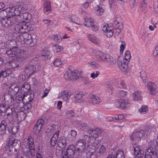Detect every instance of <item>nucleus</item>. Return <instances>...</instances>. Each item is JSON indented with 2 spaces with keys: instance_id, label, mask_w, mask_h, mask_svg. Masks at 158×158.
Listing matches in <instances>:
<instances>
[{
  "instance_id": "obj_53",
  "label": "nucleus",
  "mask_w": 158,
  "mask_h": 158,
  "mask_svg": "<svg viewBox=\"0 0 158 158\" xmlns=\"http://www.w3.org/2000/svg\"><path fill=\"white\" fill-rule=\"evenodd\" d=\"M100 73V72L98 71H96L95 72L93 73L90 74V77L93 79H95L98 76Z\"/></svg>"
},
{
  "instance_id": "obj_38",
  "label": "nucleus",
  "mask_w": 158,
  "mask_h": 158,
  "mask_svg": "<svg viewBox=\"0 0 158 158\" xmlns=\"http://www.w3.org/2000/svg\"><path fill=\"white\" fill-rule=\"evenodd\" d=\"M19 128L17 126H12L7 127L8 132L12 135H14L17 132Z\"/></svg>"
},
{
  "instance_id": "obj_47",
  "label": "nucleus",
  "mask_w": 158,
  "mask_h": 158,
  "mask_svg": "<svg viewBox=\"0 0 158 158\" xmlns=\"http://www.w3.org/2000/svg\"><path fill=\"white\" fill-rule=\"evenodd\" d=\"M146 73L143 71H142L140 72V76L143 80V82L146 83L148 81V79L146 78Z\"/></svg>"
},
{
  "instance_id": "obj_4",
  "label": "nucleus",
  "mask_w": 158,
  "mask_h": 158,
  "mask_svg": "<svg viewBox=\"0 0 158 158\" xmlns=\"http://www.w3.org/2000/svg\"><path fill=\"white\" fill-rule=\"evenodd\" d=\"M89 143L91 141L90 137L87 135H85L82 138L79 139L76 142V145L77 149V152H82L85 150L86 142Z\"/></svg>"
},
{
  "instance_id": "obj_8",
  "label": "nucleus",
  "mask_w": 158,
  "mask_h": 158,
  "mask_svg": "<svg viewBox=\"0 0 158 158\" xmlns=\"http://www.w3.org/2000/svg\"><path fill=\"white\" fill-rule=\"evenodd\" d=\"M157 148L153 147H149L145 152L144 158H155L156 156L158 158V151L156 152Z\"/></svg>"
},
{
  "instance_id": "obj_58",
  "label": "nucleus",
  "mask_w": 158,
  "mask_h": 158,
  "mask_svg": "<svg viewBox=\"0 0 158 158\" xmlns=\"http://www.w3.org/2000/svg\"><path fill=\"white\" fill-rule=\"evenodd\" d=\"M89 64L90 67L94 69L97 68L98 66V64L94 61L89 63Z\"/></svg>"
},
{
  "instance_id": "obj_57",
  "label": "nucleus",
  "mask_w": 158,
  "mask_h": 158,
  "mask_svg": "<svg viewBox=\"0 0 158 158\" xmlns=\"http://www.w3.org/2000/svg\"><path fill=\"white\" fill-rule=\"evenodd\" d=\"M153 129H154L151 126L146 127L144 133L148 134V132L150 133L152 132V131H153Z\"/></svg>"
},
{
  "instance_id": "obj_43",
  "label": "nucleus",
  "mask_w": 158,
  "mask_h": 158,
  "mask_svg": "<svg viewBox=\"0 0 158 158\" xmlns=\"http://www.w3.org/2000/svg\"><path fill=\"white\" fill-rule=\"evenodd\" d=\"M42 56L44 57L46 59H50L52 56V55L50 53V52L47 50H44L43 51Z\"/></svg>"
},
{
  "instance_id": "obj_33",
  "label": "nucleus",
  "mask_w": 158,
  "mask_h": 158,
  "mask_svg": "<svg viewBox=\"0 0 158 158\" xmlns=\"http://www.w3.org/2000/svg\"><path fill=\"white\" fill-rule=\"evenodd\" d=\"M133 100L135 101H141L142 100L141 92L137 91L132 94Z\"/></svg>"
},
{
  "instance_id": "obj_22",
  "label": "nucleus",
  "mask_w": 158,
  "mask_h": 158,
  "mask_svg": "<svg viewBox=\"0 0 158 158\" xmlns=\"http://www.w3.org/2000/svg\"><path fill=\"white\" fill-rule=\"evenodd\" d=\"M30 89V85L27 82L24 83L21 89L22 94H24V95L27 96L29 95L28 93H29Z\"/></svg>"
},
{
  "instance_id": "obj_14",
  "label": "nucleus",
  "mask_w": 158,
  "mask_h": 158,
  "mask_svg": "<svg viewBox=\"0 0 158 158\" xmlns=\"http://www.w3.org/2000/svg\"><path fill=\"white\" fill-rule=\"evenodd\" d=\"M26 98H27V100H26V102L23 103V107H22V110H28L30 109L31 107V104L30 103L31 102L34 98L33 95H29L26 96Z\"/></svg>"
},
{
  "instance_id": "obj_10",
  "label": "nucleus",
  "mask_w": 158,
  "mask_h": 158,
  "mask_svg": "<svg viewBox=\"0 0 158 158\" xmlns=\"http://www.w3.org/2000/svg\"><path fill=\"white\" fill-rule=\"evenodd\" d=\"M93 55L98 61L102 62L105 61V58L107 54L101 51L95 49L93 50Z\"/></svg>"
},
{
  "instance_id": "obj_64",
  "label": "nucleus",
  "mask_w": 158,
  "mask_h": 158,
  "mask_svg": "<svg viewBox=\"0 0 158 158\" xmlns=\"http://www.w3.org/2000/svg\"><path fill=\"white\" fill-rule=\"evenodd\" d=\"M130 6L131 8H133L136 5V3L135 0H130Z\"/></svg>"
},
{
  "instance_id": "obj_32",
  "label": "nucleus",
  "mask_w": 158,
  "mask_h": 158,
  "mask_svg": "<svg viewBox=\"0 0 158 158\" xmlns=\"http://www.w3.org/2000/svg\"><path fill=\"white\" fill-rule=\"evenodd\" d=\"M100 141L99 140L95 139L89 145V147L94 149L96 151L100 146Z\"/></svg>"
},
{
  "instance_id": "obj_5",
  "label": "nucleus",
  "mask_w": 158,
  "mask_h": 158,
  "mask_svg": "<svg viewBox=\"0 0 158 158\" xmlns=\"http://www.w3.org/2000/svg\"><path fill=\"white\" fill-rule=\"evenodd\" d=\"M82 74L81 71L75 70L72 71L69 69L64 74V77L67 80H77L79 78Z\"/></svg>"
},
{
  "instance_id": "obj_37",
  "label": "nucleus",
  "mask_w": 158,
  "mask_h": 158,
  "mask_svg": "<svg viewBox=\"0 0 158 158\" xmlns=\"http://www.w3.org/2000/svg\"><path fill=\"white\" fill-rule=\"evenodd\" d=\"M90 2H86L84 3L81 5V8L79 9V11L81 13L85 12V10L87 9L89 5L90 4Z\"/></svg>"
},
{
  "instance_id": "obj_48",
  "label": "nucleus",
  "mask_w": 158,
  "mask_h": 158,
  "mask_svg": "<svg viewBox=\"0 0 158 158\" xmlns=\"http://www.w3.org/2000/svg\"><path fill=\"white\" fill-rule=\"evenodd\" d=\"M54 52V53H57L59 52H60L63 49V47L58 45H55L53 47Z\"/></svg>"
},
{
  "instance_id": "obj_55",
  "label": "nucleus",
  "mask_w": 158,
  "mask_h": 158,
  "mask_svg": "<svg viewBox=\"0 0 158 158\" xmlns=\"http://www.w3.org/2000/svg\"><path fill=\"white\" fill-rule=\"evenodd\" d=\"M118 94L120 97L124 98L126 96L127 92L123 90H119L118 92Z\"/></svg>"
},
{
  "instance_id": "obj_39",
  "label": "nucleus",
  "mask_w": 158,
  "mask_h": 158,
  "mask_svg": "<svg viewBox=\"0 0 158 158\" xmlns=\"http://www.w3.org/2000/svg\"><path fill=\"white\" fill-rule=\"evenodd\" d=\"M8 8L6 9L0 11V16L2 17H8L9 16H11L10 15V10H7Z\"/></svg>"
},
{
  "instance_id": "obj_62",
  "label": "nucleus",
  "mask_w": 158,
  "mask_h": 158,
  "mask_svg": "<svg viewBox=\"0 0 158 158\" xmlns=\"http://www.w3.org/2000/svg\"><path fill=\"white\" fill-rule=\"evenodd\" d=\"M58 139L53 137H52L51 140V144L52 146H54L56 144Z\"/></svg>"
},
{
  "instance_id": "obj_60",
  "label": "nucleus",
  "mask_w": 158,
  "mask_h": 158,
  "mask_svg": "<svg viewBox=\"0 0 158 158\" xmlns=\"http://www.w3.org/2000/svg\"><path fill=\"white\" fill-rule=\"evenodd\" d=\"M62 63L61 60L59 59H56L54 61V65L56 66H58L60 65Z\"/></svg>"
},
{
  "instance_id": "obj_45",
  "label": "nucleus",
  "mask_w": 158,
  "mask_h": 158,
  "mask_svg": "<svg viewBox=\"0 0 158 158\" xmlns=\"http://www.w3.org/2000/svg\"><path fill=\"white\" fill-rule=\"evenodd\" d=\"M135 134L134 135L136 136L138 138V139L139 140L140 139L143 137V136L144 135V131L143 130H140L139 131H137V132H135Z\"/></svg>"
},
{
  "instance_id": "obj_28",
  "label": "nucleus",
  "mask_w": 158,
  "mask_h": 158,
  "mask_svg": "<svg viewBox=\"0 0 158 158\" xmlns=\"http://www.w3.org/2000/svg\"><path fill=\"white\" fill-rule=\"evenodd\" d=\"M147 87L150 94H153L155 92L156 88V84L155 82H149L148 83Z\"/></svg>"
},
{
  "instance_id": "obj_51",
  "label": "nucleus",
  "mask_w": 158,
  "mask_h": 158,
  "mask_svg": "<svg viewBox=\"0 0 158 158\" xmlns=\"http://www.w3.org/2000/svg\"><path fill=\"white\" fill-rule=\"evenodd\" d=\"M53 37L54 40L58 42H60L62 40V38L60 35H54Z\"/></svg>"
},
{
  "instance_id": "obj_3",
  "label": "nucleus",
  "mask_w": 158,
  "mask_h": 158,
  "mask_svg": "<svg viewBox=\"0 0 158 158\" xmlns=\"http://www.w3.org/2000/svg\"><path fill=\"white\" fill-rule=\"evenodd\" d=\"M20 19L19 16H10L8 17H2L0 20V22L4 27H10L18 24Z\"/></svg>"
},
{
  "instance_id": "obj_42",
  "label": "nucleus",
  "mask_w": 158,
  "mask_h": 158,
  "mask_svg": "<svg viewBox=\"0 0 158 158\" xmlns=\"http://www.w3.org/2000/svg\"><path fill=\"white\" fill-rule=\"evenodd\" d=\"M106 150V147L105 146H104L103 145H102L99 146L98 150H97L96 152H97V153L102 155L105 152Z\"/></svg>"
},
{
  "instance_id": "obj_50",
  "label": "nucleus",
  "mask_w": 158,
  "mask_h": 158,
  "mask_svg": "<svg viewBox=\"0 0 158 158\" xmlns=\"http://www.w3.org/2000/svg\"><path fill=\"white\" fill-rule=\"evenodd\" d=\"M77 135V132L74 130H71L69 134V136H71L72 140L74 139Z\"/></svg>"
},
{
  "instance_id": "obj_15",
  "label": "nucleus",
  "mask_w": 158,
  "mask_h": 158,
  "mask_svg": "<svg viewBox=\"0 0 158 158\" xmlns=\"http://www.w3.org/2000/svg\"><path fill=\"white\" fill-rule=\"evenodd\" d=\"M10 10V15L11 16H19V15L22 11V9L20 6H18L10 7L8 8L7 10Z\"/></svg>"
},
{
  "instance_id": "obj_24",
  "label": "nucleus",
  "mask_w": 158,
  "mask_h": 158,
  "mask_svg": "<svg viewBox=\"0 0 158 158\" xmlns=\"http://www.w3.org/2000/svg\"><path fill=\"white\" fill-rule=\"evenodd\" d=\"M24 72L27 74H31L36 71V68L32 64H27L24 68Z\"/></svg>"
},
{
  "instance_id": "obj_49",
  "label": "nucleus",
  "mask_w": 158,
  "mask_h": 158,
  "mask_svg": "<svg viewBox=\"0 0 158 158\" xmlns=\"http://www.w3.org/2000/svg\"><path fill=\"white\" fill-rule=\"evenodd\" d=\"M125 56L123 59L125 60H127L128 62H129L131 58L130 52L129 51H127L125 52Z\"/></svg>"
},
{
  "instance_id": "obj_19",
  "label": "nucleus",
  "mask_w": 158,
  "mask_h": 158,
  "mask_svg": "<svg viewBox=\"0 0 158 158\" xmlns=\"http://www.w3.org/2000/svg\"><path fill=\"white\" fill-rule=\"evenodd\" d=\"M44 123V121L43 119H40L38 120L36 122V124L33 128V131L35 133L37 134L39 133Z\"/></svg>"
},
{
  "instance_id": "obj_41",
  "label": "nucleus",
  "mask_w": 158,
  "mask_h": 158,
  "mask_svg": "<svg viewBox=\"0 0 158 158\" xmlns=\"http://www.w3.org/2000/svg\"><path fill=\"white\" fill-rule=\"evenodd\" d=\"M115 158H125L123 152L121 150L117 151L114 153Z\"/></svg>"
},
{
  "instance_id": "obj_44",
  "label": "nucleus",
  "mask_w": 158,
  "mask_h": 158,
  "mask_svg": "<svg viewBox=\"0 0 158 158\" xmlns=\"http://www.w3.org/2000/svg\"><path fill=\"white\" fill-rule=\"evenodd\" d=\"M75 151H73L67 148L66 151H64V153L69 156V158H74V156Z\"/></svg>"
},
{
  "instance_id": "obj_59",
  "label": "nucleus",
  "mask_w": 158,
  "mask_h": 158,
  "mask_svg": "<svg viewBox=\"0 0 158 158\" xmlns=\"http://www.w3.org/2000/svg\"><path fill=\"white\" fill-rule=\"evenodd\" d=\"M65 139V137L63 136L60 138V142L61 143L63 146H65L66 145V141Z\"/></svg>"
},
{
  "instance_id": "obj_2",
  "label": "nucleus",
  "mask_w": 158,
  "mask_h": 158,
  "mask_svg": "<svg viewBox=\"0 0 158 158\" xmlns=\"http://www.w3.org/2000/svg\"><path fill=\"white\" fill-rule=\"evenodd\" d=\"M6 54L9 57L15 58L22 62L27 57L26 52L22 50H19L15 47H13L6 51Z\"/></svg>"
},
{
  "instance_id": "obj_30",
  "label": "nucleus",
  "mask_w": 158,
  "mask_h": 158,
  "mask_svg": "<svg viewBox=\"0 0 158 158\" xmlns=\"http://www.w3.org/2000/svg\"><path fill=\"white\" fill-rule=\"evenodd\" d=\"M7 123L5 121L1 122L0 125V135H2L5 134L6 128Z\"/></svg>"
},
{
  "instance_id": "obj_21",
  "label": "nucleus",
  "mask_w": 158,
  "mask_h": 158,
  "mask_svg": "<svg viewBox=\"0 0 158 158\" xmlns=\"http://www.w3.org/2000/svg\"><path fill=\"white\" fill-rule=\"evenodd\" d=\"M24 145L29 148H35L34 139L33 137L31 136H29L27 139L25 140Z\"/></svg>"
},
{
  "instance_id": "obj_17",
  "label": "nucleus",
  "mask_w": 158,
  "mask_h": 158,
  "mask_svg": "<svg viewBox=\"0 0 158 158\" xmlns=\"http://www.w3.org/2000/svg\"><path fill=\"white\" fill-rule=\"evenodd\" d=\"M95 151L89 147V145L86 148L85 150L82 152L86 154V157L87 158H97V156L94 153Z\"/></svg>"
},
{
  "instance_id": "obj_46",
  "label": "nucleus",
  "mask_w": 158,
  "mask_h": 158,
  "mask_svg": "<svg viewBox=\"0 0 158 158\" xmlns=\"http://www.w3.org/2000/svg\"><path fill=\"white\" fill-rule=\"evenodd\" d=\"M88 128L87 124L84 123H81L78 127L79 129L83 131H86Z\"/></svg>"
},
{
  "instance_id": "obj_18",
  "label": "nucleus",
  "mask_w": 158,
  "mask_h": 158,
  "mask_svg": "<svg viewBox=\"0 0 158 158\" xmlns=\"http://www.w3.org/2000/svg\"><path fill=\"white\" fill-rule=\"evenodd\" d=\"M89 100L91 104L93 105H96L101 102L102 99L97 96L91 94L89 96Z\"/></svg>"
},
{
  "instance_id": "obj_34",
  "label": "nucleus",
  "mask_w": 158,
  "mask_h": 158,
  "mask_svg": "<svg viewBox=\"0 0 158 158\" xmlns=\"http://www.w3.org/2000/svg\"><path fill=\"white\" fill-rule=\"evenodd\" d=\"M9 64L12 68H14L21 66L22 63L16 59L9 62Z\"/></svg>"
},
{
  "instance_id": "obj_52",
  "label": "nucleus",
  "mask_w": 158,
  "mask_h": 158,
  "mask_svg": "<svg viewBox=\"0 0 158 158\" xmlns=\"http://www.w3.org/2000/svg\"><path fill=\"white\" fill-rule=\"evenodd\" d=\"M81 76L80 77H81V79L82 82L85 85H87L89 83V79L88 77H81Z\"/></svg>"
},
{
  "instance_id": "obj_25",
  "label": "nucleus",
  "mask_w": 158,
  "mask_h": 158,
  "mask_svg": "<svg viewBox=\"0 0 158 158\" xmlns=\"http://www.w3.org/2000/svg\"><path fill=\"white\" fill-rule=\"evenodd\" d=\"M82 95V92H77L73 94L72 98L74 102H80L82 101L81 99L83 96Z\"/></svg>"
},
{
  "instance_id": "obj_6",
  "label": "nucleus",
  "mask_w": 158,
  "mask_h": 158,
  "mask_svg": "<svg viewBox=\"0 0 158 158\" xmlns=\"http://www.w3.org/2000/svg\"><path fill=\"white\" fill-rule=\"evenodd\" d=\"M17 141V140L13 136H10L9 138L8 142L6 143L4 150L9 152L14 151L16 152L17 150L13 147L16 145Z\"/></svg>"
},
{
  "instance_id": "obj_54",
  "label": "nucleus",
  "mask_w": 158,
  "mask_h": 158,
  "mask_svg": "<svg viewBox=\"0 0 158 158\" xmlns=\"http://www.w3.org/2000/svg\"><path fill=\"white\" fill-rule=\"evenodd\" d=\"M9 75L5 71H2L0 72V79L2 78H4L6 77Z\"/></svg>"
},
{
  "instance_id": "obj_11",
  "label": "nucleus",
  "mask_w": 158,
  "mask_h": 158,
  "mask_svg": "<svg viewBox=\"0 0 158 158\" xmlns=\"http://www.w3.org/2000/svg\"><path fill=\"white\" fill-rule=\"evenodd\" d=\"M19 90V88L16 84H12L8 89V94L10 96L11 98L13 99L14 97L17 93Z\"/></svg>"
},
{
  "instance_id": "obj_12",
  "label": "nucleus",
  "mask_w": 158,
  "mask_h": 158,
  "mask_svg": "<svg viewBox=\"0 0 158 158\" xmlns=\"http://www.w3.org/2000/svg\"><path fill=\"white\" fill-rule=\"evenodd\" d=\"M113 26H109L108 24H106L103 26L102 31L105 32L107 37L110 38L113 35Z\"/></svg>"
},
{
  "instance_id": "obj_16",
  "label": "nucleus",
  "mask_w": 158,
  "mask_h": 158,
  "mask_svg": "<svg viewBox=\"0 0 158 158\" xmlns=\"http://www.w3.org/2000/svg\"><path fill=\"white\" fill-rule=\"evenodd\" d=\"M101 129L98 128H96L92 130L91 129H89L87 131V134L89 135H87L89 136L91 138L92 140V137L96 139L98 137L99 134L101 132Z\"/></svg>"
},
{
  "instance_id": "obj_63",
  "label": "nucleus",
  "mask_w": 158,
  "mask_h": 158,
  "mask_svg": "<svg viewBox=\"0 0 158 158\" xmlns=\"http://www.w3.org/2000/svg\"><path fill=\"white\" fill-rule=\"evenodd\" d=\"M91 27L92 28V30L94 31H97L99 29V27L96 24H94V23L91 26Z\"/></svg>"
},
{
  "instance_id": "obj_1",
  "label": "nucleus",
  "mask_w": 158,
  "mask_h": 158,
  "mask_svg": "<svg viewBox=\"0 0 158 158\" xmlns=\"http://www.w3.org/2000/svg\"><path fill=\"white\" fill-rule=\"evenodd\" d=\"M14 29L18 32L24 33V43L30 44L32 42L33 40L31 35L27 33L31 29L30 26L28 23L25 22L19 23L16 25Z\"/></svg>"
},
{
  "instance_id": "obj_20",
  "label": "nucleus",
  "mask_w": 158,
  "mask_h": 158,
  "mask_svg": "<svg viewBox=\"0 0 158 158\" xmlns=\"http://www.w3.org/2000/svg\"><path fill=\"white\" fill-rule=\"evenodd\" d=\"M130 105V102L127 100H125L124 99H121L117 102L116 104L117 107L123 109L128 107Z\"/></svg>"
},
{
  "instance_id": "obj_29",
  "label": "nucleus",
  "mask_w": 158,
  "mask_h": 158,
  "mask_svg": "<svg viewBox=\"0 0 158 158\" xmlns=\"http://www.w3.org/2000/svg\"><path fill=\"white\" fill-rule=\"evenodd\" d=\"M105 61L109 65H113L116 63V60L112 56L108 54H106Z\"/></svg>"
},
{
  "instance_id": "obj_31",
  "label": "nucleus",
  "mask_w": 158,
  "mask_h": 158,
  "mask_svg": "<svg viewBox=\"0 0 158 158\" xmlns=\"http://www.w3.org/2000/svg\"><path fill=\"white\" fill-rule=\"evenodd\" d=\"M60 95L63 100H67L71 96V93L68 90H64L60 93Z\"/></svg>"
},
{
  "instance_id": "obj_13",
  "label": "nucleus",
  "mask_w": 158,
  "mask_h": 158,
  "mask_svg": "<svg viewBox=\"0 0 158 158\" xmlns=\"http://www.w3.org/2000/svg\"><path fill=\"white\" fill-rule=\"evenodd\" d=\"M134 154L135 158H143V152L141 151V147L138 144L135 143L134 144Z\"/></svg>"
},
{
  "instance_id": "obj_7",
  "label": "nucleus",
  "mask_w": 158,
  "mask_h": 158,
  "mask_svg": "<svg viewBox=\"0 0 158 158\" xmlns=\"http://www.w3.org/2000/svg\"><path fill=\"white\" fill-rule=\"evenodd\" d=\"M35 148H29L27 149L24 153H18L16 158H31L35 156Z\"/></svg>"
},
{
  "instance_id": "obj_9",
  "label": "nucleus",
  "mask_w": 158,
  "mask_h": 158,
  "mask_svg": "<svg viewBox=\"0 0 158 158\" xmlns=\"http://www.w3.org/2000/svg\"><path fill=\"white\" fill-rule=\"evenodd\" d=\"M128 63L127 61L121 60L120 58H119L117 60V64L119 68L126 74L129 71L128 69Z\"/></svg>"
},
{
  "instance_id": "obj_35",
  "label": "nucleus",
  "mask_w": 158,
  "mask_h": 158,
  "mask_svg": "<svg viewBox=\"0 0 158 158\" xmlns=\"http://www.w3.org/2000/svg\"><path fill=\"white\" fill-rule=\"evenodd\" d=\"M23 95V97H22L21 95H18L16 98L15 101L17 103H19V104H23V103H25V100H26L27 98L26 97L27 96L24 95V94H22Z\"/></svg>"
},
{
  "instance_id": "obj_26",
  "label": "nucleus",
  "mask_w": 158,
  "mask_h": 158,
  "mask_svg": "<svg viewBox=\"0 0 158 158\" xmlns=\"http://www.w3.org/2000/svg\"><path fill=\"white\" fill-rule=\"evenodd\" d=\"M51 10L50 2L48 1H46L44 4V13L46 15H48L51 12Z\"/></svg>"
},
{
  "instance_id": "obj_23",
  "label": "nucleus",
  "mask_w": 158,
  "mask_h": 158,
  "mask_svg": "<svg viewBox=\"0 0 158 158\" xmlns=\"http://www.w3.org/2000/svg\"><path fill=\"white\" fill-rule=\"evenodd\" d=\"M87 38L89 41L95 44H99L101 41L100 40L93 34H89L87 35Z\"/></svg>"
},
{
  "instance_id": "obj_40",
  "label": "nucleus",
  "mask_w": 158,
  "mask_h": 158,
  "mask_svg": "<svg viewBox=\"0 0 158 158\" xmlns=\"http://www.w3.org/2000/svg\"><path fill=\"white\" fill-rule=\"evenodd\" d=\"M114 24L116 25V27H118L120 29H122L123 28V26L122 24V22L120 20V18L115 19L114 21Z\"/></svg>"
},
{
  "instance_id": "obj_36",
  "label": "nucleus",
  "mask_w": 158,
  "mask_h": 158,
  "mask_svg": "<svg viewBox=\"0 0 158 158\" xmlns=\"http://www.w3.org/2000/svg\"><path fill=\"white\" fill-rule=\"evenodd\" d=\"M94 23L93 19L91 18H86L85 19L84 24L87 27H91Z\"/></svg>"
},
{
  "instance_id": "obj_56",
  "label": "nucleus",
  "mask_w": 158,
  "mask_h": 158,
  "mask_svg": "<svg viewBox=\"0 0 158 158\" xmlns=\"http://www.w3.org/2000/svg\"><path fill=\"white\" fill-rule=\"evenodd\" d=\"M135 134V132H134L131 134V135L130 136V138L131 139V140L133 141L137 142L139 141L138 138L137 137L135 136L134 135Z\"/></svg>"
},
{
  "instance_id": "obj_61",
  "label": "nucleus",
  "mask_w": 158,
  "mask_h": 158,
  "mask_svg": "<svg viewBox=\"0 0 158 158\" xmlns=\"http://www.w3.org/2000/svg\"><path fill=\"white\" fill-rule=\"evenodd\" d=\"M148 110L147 107L146 106H143L139 110V111L142 113H143Z\"/></svg>"
},
{
  "instance_id": "obj_27",
  "label": "nucleus",
  "mask_w": 158,
  "mask_h": 158,
  "mask_svg": "<svg viewBox=\"0 0 158 158\" xmlns=\"http://www.w3.org/2000/svg\"><path fill=\"white\" fill-rule=\"evenodd\" d=\"M96 14L98 16L102 15L104 11V8L103 5H98L94 8Z\"/></svg>"
}]
</instances>
